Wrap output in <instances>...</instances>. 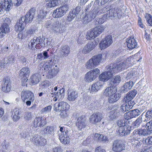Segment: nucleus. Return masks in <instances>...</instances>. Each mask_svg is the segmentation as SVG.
Instances as JSON below:
<instances>
[{
  "mask_svg": "<svg viewBox=\"0 0 152 152\" xmlns=\"http://www.w3.org/2000/svg\"><path fill=\"white\" fill-rule=\"evenodd\" d=\"M29 131V129H24L20 134L22 137L24 138H28L30 136Z\"/></svg>",
  "mask_w": 152,
  "mask_h": 152,
  "instance_id": "09e8293b",
  "label": "nucleus"
},
{
  "mask_svg": "<svg viewBox=\"0 0 152 152\" xmlns=\"http://www.w3.org/2000/svg\"><path fill=\"white\" fill-rule=\"evenodd\" d=\"M41 76L38 73H36L31 75L30 78V80L33 84L38 83L41 79Z\"/></svg>",
  "mask_w": 152,
  "mask_h": 152,
  "instance_id": "473e14b6",
  "label": "nucleus"
},
{
  "mask_svg": "<svg viewBox=\"0 0 152 152\" xmlns=\"http://www.w3.org/2000/svg\"><path fill=\"white\" fill-rule=\"evenodd\" d=\"M134 84L132 81H129L126 83L123 86L122 92L124 93L127 92L132 88Z\"/></svg>",
  "mask_w": 152,
  "mask_h": 152,
  "instance_id": "cd10ccee",
  "label": "nucleus"
},
{
  "mask_svg": "<svg viewBox=\"0 0 152 152\" xmlns=\"http://www.w3.org/2000/svg\"><path fill=\"white\" fill-rule=\"evenodd\" d=\"M145 128L150 132L152 131V120L147 123L145 125Z\"/></svg>",
  "mask_w": 152,
  "mask_h": 152,
  "instance_id": "bf43d9fd",
  "label": "nucleus"
},
{
  "mask_svg": "<svg viewBox=\"0 0 152 152\" xmlns=\"http://www.w3.org/2000/svg\"><path fill=\"white\" fill-rule=\"evenodd\" d=\"M77 14L76 9H73L71 12H70L68 15L66 19L67 21L68 22L71 21L72 20L75 18L76 14Z\"/></svg>",
  "mask_w": 152,
  "mask_h": 152,
  "instance_id": "37998d69",
  "label": "nucleus"
},
{
  "mask_svg": "<svg viewBox=\"0 0 152 152\" xmlns=\"http://www.w3.org/2000/svg\"><path fill=\"white\" fill-rule=\"evenodd\" d=\"M38 17L40 19L44 18L46 16L47 13L46 11H44L42 9L39 10L38 12Z\"/></svg>",
  "mask_w": 152,
  "mask_h": 152,
  "instance_id": "5fc2aeb1",
  "label": "nucleus"
},
{
  "mask_svg": "<svg viewBox=\"0 0 152 152\" xmlns=\"http://www.w3.org/2000/svg\"><path fill=\"white\" fill-rule=\"evenodd\" d=\"M145 18L147 23L151 26H152V15L148 13L145 14Z\"/></svg>",
  "mask_w": 152,
  "mask_h": 152,
  "instance_id": "49530a36",
  "label": "nucleus"
},
{
  "mask_svg": "<svg viewBox=\"0 0 152 152\" xmlns=\"http://www.w3.org/2000/svg\"><path fill=\"white\" fill-rule=\"evenodd\" d=\"M98 5L94 6V7H92L91 11L88 13H86V15L83 18V23L86 24L91 22L94 19L97 15L104 14L102 18L96 20V23L98 24L103 23L107 19L112 18L113 14L112 10H109V8L106 7L100 9L97 7Z\"/></svg>",
  "mask_w": 152,
  "mask_h": 152,
  "instance_id": "f257e3e1",
  "label": "nucleus"
},
{
  "mask_svg": "<svg viewBox=\"0 0 152 152\" xmlns=\"http://www.w3.org/2000/svg\"><path fill=\"white\" fill-rule=\"evenodd\" d=\"M142 142L146 145H152V136L147 138H143Z\"/></svg>",
  "mask_w": 152,
  "mask_h": 152,
  "instance_id": "864d4df0",
  "label": "nucleus"
},
{
  "mask_svg": "<svg viewBox=\"0 0 152 152\" xmlns=\"http://www.w3.org/2000/svg\"><path fill=\"white\" fill-rule=\"evenodd\" d=\"M111 77L112 74H110L108 71L103 72L99 76V81L103 83L107 81Z\"/></svg>",
  "mask_w": 152,
  "mask_h": 152,
  "instance_id": "b1692460",
  "label": "nucleus"
},
{
  "mask_svg": "<svg viewBox=\"0 0 152 152\" xmlns=\"http://www.w3.org/2000/svg\"><path fill=\"white\" fill-rule=\"evenodd\" d=\"M127 46L129 49L136 48L137 45L136 40L134 38H129L126 40Z\"/></svg>",
  "mask_w": 152,
  "mask_h": 152,
  "instance_id": "412c9836",
  "label": "nucleus"
},
{
  "mask_svg": "<svg viewBox=\"0 0 152 152\" xmlns=\"http://www.w3.org/2000/svg\"><path fill=\"white\" fill-rule=\"evenodd\" d=\"M54 110L56 111H62L64 110L69 109V108H66V106L69 107L70 105H54Z\"/></svg>",
  "mask_w": 152,
  "mask_h": 152,
  "instance_id": "c03bdc74",
  "label": "nucleus"
},
{
  "mask_svg": "<svg viewBox=\"0 0 152 152\" xmlns=\"http://www.w3.org/2000/svg\"><path fill=\"white\" fill-rule=\"evenodd\" d=\"M26 23L23 21L21 20L20 18L18 21H17L15 26V30L16 31H21L24 29Z\"/></svg>",
  "mask_w": 152,
  "mask_h": 152,
  "instance_id": "bb28decb",
  "label": "nucleus"
},
{
  "mask_svg": "<svg viewBox=\"0 0 152 152\" xmlns=\"http://www.w3.org/2000/svg\"><path fill=\"white\" fill-rule=\"evenodd\" d=\"M35 11V8H32L30 9L25 16L21 18V20L23 21L26 23L31 22L33 19Z\"/></svg>",
  "mask_w": 152,
  "mask_h": 152,
  "instance_id": "ddd939ff",
  "label": "nucleus"
},
{
  "mask_svg": "<svg viewBox=\"0 0 152 152\" xmlns=\"http://www.w3.org/2000/svg\"><path fill=\"white\" fill-rule=\"evenodd\" d=\"M93 61L91 58L87 61L85 64L86 68L88 69H91L96 67Z\"/></svg>",
  "mask_w": 152,
  "mask_h": 152,
  "instance_id": "ea45409f",
  "label": "nucleus"
},
{
  "mask_svg": "<svg viewBox=\"0 0 152 152\" xmlns=\"http://www.w3.org/2000/svg\"><path fill=\"white\" fill-rule=\"evenodd\" d=\"M70 48L67 45H65L61 47L60 51L61 56L66 57L69 54Z\"/></svg>",
  "mask_w": 152,
  "mask_h": 152,
  "instance_id": "5701e85b",
  "label": "nucleus"
},
{
  "mask_svg": "<svg viewBox=\"0 0 152 152\" xmlns=\"http://www.w3.org/2000/svg\"><path fill=\"white\" fill-rule=\"evenodd\" d=\"M139 131L140 136H147L150 133V132L147 129L141 128L139 129Z\"/></svg>",
  "mask_w": 152,
  "mask_h": 152,
  "instance_id": "8fccbe9b",
  "label": "nucleus"
},
{
  "mask_svg": "<svg viewBox=\"0 0 152 152\" xmlns=\"http://www.w3.org/2000/svg\"><path fill=\"white\" fill-rule=\"evenodd\" d=\"M11 22V20L9 18H6L4 20V23L2 24L7 25L8 26H9V25L10 24Z\"/></svg>",
  "mask_w": 152,
  "mask_h": 152,
  "instance_id": "69168bd1",
  "label": "nucleus"
},
{
  "mask_svg": "<svg viewBox=\"0 0 152 152\" xmlns=\"http://www.w3.org/2000/svg\"><path fill=\"white\" fill-rule=\"evenodd\" d=\"M11 0H4V3L2 5L4 7L7 11H9L12 6V3Z\"/></svg>",
  "mask_w": 152,
  "mask_h": 152,
  "instance_id": "a19ab883",
  "label": "nucleus"
},
{
  "mask_svg": "<svg viewBox=\"0 0 152 152\" xmlns=\"http://www.w3.org/2000/svg\"><path fill=\"white\" fill-rule=\"evenodd\" d=\"M33 143L37 146H44L46 144V140L42 136L35 135L32 139Z\"/></svg>",
  "mask_w": 152,
  "mask_h": 152,
  "instance_id": "9b49d317",
  "label": "nucleus"
},
{
  "mask_svg": "<svg viewBox=\"0 0 152 152\" xmlns=\"http://www.w3.org/2000/svg\"><path fill=\"white\" fill-rule=\"evenodd\" d=\"M119 99V95L115 93L109 97V102L110 103L113 104L117 101Z\"/></svg>",
  "mask_w": 152,
  "mask_h": 152,
  "instance_id": "79ce46f5",
  "label": "nucleus"
},
{
  "mask_svg": "<svg viewBox=\"0 0 152 152\" xmlns=\"http://www.w3.org/2000/svg\"><path fill=\"white\" fill-rule=\"evenodd\" d=\"M44 69L47 73V76L49 77L52 78L57 74L59 72V68L57 65L45 66Z\"/></svg>",
  "mask_w": 152,
  "mask_h": 152,
  "instance_id": "0eeeda50",
  "label": "nucleus"
},
{
  "mask_svg": "<svg viewBox=\"0 0 152 152\" xmlns=\"http://www.w3.org/2000/svg\"><path fill=\"white\" fill-rule=\"evenodd\" d=\"M109 10H112L113 14V17L112 18H110V19H113L114 17L120 19L123 15V13L121 12L116 8L109 9Z\"/></svg>",
  "mask_w": 152,
  "mask_h": 152,
  "instance_id": "c756f323",
  "label": "nucleus"
},
{
  "mask_svg": "<svg viewBox=\"0 0 152 152\" xmlns=\"http://www.w3.org/2000/svg\"><path fill=\"white\" fill-rule=\"evenodd\" d=\"M86 38L88 39H93L97 36L93 31V29L91 31H88L87 33Z\"/></svg>",
  "mask_w": 152,
  "mask_h": 152,
  "instance_id": "de8ad7c7",
  "label": "nucleus"
},
{
  "mask_svg": "<svg viewBox=\"0 0 152 152\" xmlns=\"http://www.w3.org/2000/svg\"><path fill=\"white\" fill-rule=\"evenodd\" d=\"M116 92L115 88L112 87H110L106 88L104 91L103 94L106 96H110L113 94H115Z\"/></svg>",
  "mask_w": 152,
  "mask_h": 152,
  "instance_id": "7c9ffc66",
  "label": "nucleus"
},
{
  "mask_svg": "<svg viewBox=\"0 0 152 152\" xmlns=\"http://www.w3.org/2000/svg\"><path fill=\"white\" fill-rule=\"evenodd\" d=\"M36 40L35 38L33 39H32L30 42H29L28 44V46L29 47V48L32 49V47H33L35 46V44H36Z\"/></svg>",
  "mask_w": 152,
  "mask_h": 152,
  "instance_id": "680f3d73",
  "label": "nucleus"
},
{
  "mask_svg": "<svg viewBox=\"0 0 152 152\" xmlns=\"http://www.w3.org/2000/svg\"><path fill=\"white\" fill-rule=\"evenodd\" d=\"M145 121H147L150 120L152 118V109L148 111L145 115Z\"/></svg>",
  "mask_w": 152,
  "mask_h": 152,
  "instance_id": "13d9d810",
  "label": "nucleus"
},
{
  "mask_svg": "<svg viewBox=\"0 0 152 152\" xmlns=\"http://www.w3.org/2000/svg\"><path fill=\"white\" fill-rule=\"evenodd\" d=\"M121 80V78L119 76H116L110 81L109 83L110 86H116L120 83Z\"/></svg>",
  "mask_w": 152,
  "mask_h": 152,
  "instance_id": "72a5a7b5",
  "label": "nucleus"
},
{
  "mask_svg": "<svg viewBox=\"0 0 152 152\" xmlns=\"http://www.w3.org/2000/svg\"><path fill=\"white\" fill-rule=\"evenodd\" d=\"M109 0H96L95 2L92 7H94V6L95 7L96 5H98L97 7H98L99 6V4L101 5H103L108 2Z\"/></svg>",
  "mask_w": 152,
  "mask_h": 152,
  "instance_id": "603ef678",
  "label": "nucleus"
},
{
  "mask_svg": "<svg viewBox=\"0 0 152 152\" xmlns=\"http://www.w3.org/2000/svg\"><path fill=\"white\" fill-rule=\"evenodd\" d=\"M100 72V70L97 68L90 70L85 75L84 79L87 82H91L96 78L97 75Z\"/></svg>",
  "mask_w": 152,
  "mask_h": 152,
  "instance_id": "6e6552de",
  "label": "nucleus"
},
{
  "mask_svg": "<svg viewBox=\"0 0 152 152\" xmlns=\"http://www.w3.org/2000/svg\"><path fill=\"white\" fill-rule=\"evenodd\" d=\"M78 97L77 93V91H72L68 93V99L70 101H74Z\"/></svg>",
  "mask_w": 152,
  "mask_h": 152,
  "instance_id": "58836bf2",
  "label": "nucleus"
},
{
  "mask_svg": "<svg viewBox=\"0 0 152 152\" xmlns=\"http://www.w3.org/2000/svg\"><path fill=\"white\" fill-rule=\"evenodd\" d=\"M144 113L138 117L133 122H132L131 124H132V126L134 128H137L140 126L142 121V116L143 115Z\"/></svg>",
  "mask_w": 152,
  "mask_h": 152,
  "instance_id": "4c0bfd02",
  "label": "nucleus"
},
{
  "mask_svg": "<svg viewBox=\"0 0 152 152\" xmlns=\"http://www.w3.org/2000/svg\"><path fill=\"white\" fill-rule=\"evenodd\" d=\"M108 71L110 74H112V76L114 74L119 72L118 67V65L116 64H111L108 68Z\"/></svg>",
  "mask_w": 152,
  "mask_h": 152,
  "instance_id": "a878e982",
  "label": "nucleus"
},
{
  "mask_svg": "<svg viewBox=\"0 0 152 152\" xmlns=\"http://www.w3.org/2000/svg\"><path fill=\"white\" fill-rule=\"evenodd\" d=\"M76 126L80 130L86 127V124L84 116H82L77 118L76 122Z\"/></svg>",
  "mask_w": 152,
  "mask_h": 152,
  "instance_id": "6ab92c4d",
  "label": "nucleus"
},
{
  "mask_svg": "<svg viewBox=\"0 0 152 152\" xmlns=\"http://www.w3.org/2000/svg\"><path fill=\"white\" fill-rule=\"evenodd\" d=\"M130 59L127 58L126 60L120 63L118 65V67L119 71L121 70H122L124 69L127 68L129 66H130Z\"/></svg>",
  "mask_w": 152,
  "mask_h": 152,
  "instance_id": "c85d7f7f",
  "label": "nucleus"
},
{
  "mask_svg": "<svg viewBox=\"0 0 152 152\" xmlns=\"http://www.w3.org/2000/svg\"><path fill=\"white\" fill-rule=\"evenodd\" d=\"M96 45L95 42H92L91 41H89L83 48L82 51V53L85 54L88 53L95 48Z\"/></svg>",
  "mask_w": 152,
  "mask_h": 152,
  "instance_id": "a211bd4d",
  "label": "nucleus"
},
{
  "mask_svg": "<svg viewBox=\"0 0 152 152\" xmlns=\"http://www.w3.org/2000/svg\"><path fill=\"white\" fill-rule=\"evenodd\" d=\"M49 57L48 53L46 51H45L43 53L38 54L37 58L41 60L47 59Z\"/></svg>",
  "mask_w": 152,
  "mask_h": 152,
  "instance_id": "a18cd8bd",
  "label": "nucleus"
},
{
  "mask_svg": "<svg viewBox=\"0 0 152 152\" xmlns=\"http://www.w3.org/2000/svg\"><path fill=\"white\" fill-rule=\"evenodd\" d=\"M10 31L9 26L2 24L0 28V38H2Z\"/></svg>",
  "mask_w": 152,
  "mask_h": 152,
  "instance_id": "4be33fe9",
  "label": "nucleus"
},
{
  "mask_svg": "<svg viewBox=\"0 0 152 152\" xmlns=\"http://www.w3.org/2000/svg\"><path fill=\"white\" fill-rule=\"evenodd\" d=\"M58 1L57 0H52V1L48 3L46 5L49 8L54 7L58 4Z\"/></svg>",
  "mask_w": 152,
  "mask_h": 152,
  "instance_id": "3c124183",
  "label": "nucleus"
},
{
  "mask_svg": "<svg viewBox=\"0 0 152 152\" xmlns=\"http://www.w3.org/2000/svg\"><path fill=\"white\" fill-rule=\"evenodd\" d=\"M102 118V114L101 113L99 112L94 113L90 117V122L92 124H96L100 122Z\"/></svg>",
  "mask_w": 152,
  "mask_h": 152,
  "instance_id": "4468645a",
  "label": "nucleus"
},
{
  "mask_svg": "<svg viewBox=\"0 0 152 152\" xmlns=\"http://www.w3.org/2000/svg\"><path fill=\"white\" fill-rule=\"evenodd\" d=\"M55 126H47L44 129V132L46 135L50 137L54 134Z\"/></svg>",
  "mask_w": 152,
  "mask_h": 152,
  "instance_id": "393cba45",
  "label": "nucleus"
},
{
  "mask_svg": "<svg viewBox=\"0 0 152 152\" xmlns=\"http://www.w3.org/2000/svg\"><path fill=\"white\" fill-rule=\"evenodd\" d=\"M26 32H23L18 34V37L21 39H23L27 36V34H25Z\"/></svg>",
  "mask_w": 152,
  "mask_h": 152,
  "instance_id": "774afa93",
  "label": "nucleus"
},
{
  "mask_svg": "<svg viewBox=\"0 0 152 152\" xmlns=\"http://www.w3.org/2000/svg\"><path fill=\"white\" fill-rule=\"evenodd\" d=\"M28 79H27L26 77H22V83L23 86H27V81Z\"/></svg>",
  "mask_w": 152,
  "mask_h": 152,
  "instance_id": "0e129e2a",
  "label": "nucleus"
},
{
  "mask_svg": "<svg viewBox=\"0 0 152 152\" xmlns=\"http://www.w3.org/2000/svg\"><path fill=\"white\" fill-rule=\"evenodd\" d=\"M137 93V91L134 89L129 92L127 94L126 97L123 99V102L126 104H135L136 103L134 101L132 100L135 96Z\"/></svg>",
  "mask_w": 152,
  "mask_h": 152,
  "instance_id": "1a4fd4ad",
  "label": "nucleus"
},
{
  "mask_svg": "<svg viewBox=\"0 0 152 152\" xmlns=\"http://www.w3.org/2000/svg\"><path fill=\"white\" fill-rule=\"evenodd\" d=\"M125 142L123 140H117L113 142L112 150L115 152H122L125 150Z\"/></svg>",
  "mask_w": 152,
  "mask_h": 152,
  "instance_id": "423d86ee",
  "label": "nucleus"
},
{
  "mask_svg": "<svg viewBox=\"0 0 152 152\" xmlns=\"http://www.w3.org/2000/svg\"><path fill=\"white\" fill-rule=\"evenodd\" d=\"M102 54H99L95 55L91 58L96 66L99 64L102 60Z\"/></svg>",
  "mask_w": 152,
  "mask_h": 152,
  "instance_id": "f704fd0d",
  "label": "nucleus"
},
{
  "mask_svg": "<svg viewBox=\"0 0 152 152\" xmlns=\"http://www.w3.org/2000/svg\"><path fill=\"white\" fill-rule=\"evenodd\" d=\"M5 59L8 65L10 64H13L15 61L14 57L12 56H9L7 58Z\"/></svg>",
  "mask_w": 152,
  "mask_h": 152,
  "instance_id": "6e6d98bb",
  "label": "nucleus"
},
{
  "mask_svg": "<svg viewBox=\"0 0 152 152\" xmlns=\"http://www.w3.org/2000/svg\"><path fill=\"white\" fill-rule=\"evenodd\" d=\"M119 127L117 132L120 136H124L129 134L131 132V123L129 121H126L123 119L118 120L117 122Z\"/></svg>",
  "mask_w": 152,
  "mask_h": 152,
  "instance_id": "f03ea898",
  "label": "nucleus"
},
{
  "mask_svg": "<svg viewBox=\"0 0 152 152\" xmlns=\"http://www.w3.org/2000/svg\"><path fill=\"white\" fill-rule=\"evenodd\" d=\"M3 81L4 82V84L2 86V90L5 92H7L10 91L11 90V83L10 78L7 77L4 78Z\"/></svg>",
  "mask_w": 152,
  "mask_h": 152,
  "instance_id": "f3484780",
  "label": "nucleus"
},
{
  "mask_svg": "<svg viewBox=\"0 0 152 152\" xmlns=\"http://www.w3.org/2000/svg\"><path fill=\"white\" fill-rule=\"evenodd\" d=\"M8 65L6 60L4 58V60H2L1 61L0 66L1 68H4L7 67Z\"/></svg>",
  "mask_w": 152,
  "mask_h": 152,
  "instance_id": "e2e57ef3",
  "label": "nucleus"
},
{
  "mask_svg": "<svg viewBox=\"0 0 152 152\" xmlns=\"http://www.w3.org/2000/svg\"><path fill=\"white\" fill-rule=\"evenodd\" d=\"M120 115V114L117 110H114L110 112L109 117L110 120H113L117 118Z\"/></svg>",
  "mask_w": 152,
  "mask_h": 152,
  "instance_id": "e433bc0d",
  "label": "nucleus"
},
{
  "mask_svg": "<svg viewBox=\"0 0 152 152\" xmlns=\"http://www.w3.org/2000/svg\"><path fill=\"white\" fill-rule=\"evenodd\" d=\"M52 107L50 105L42 109L41 110V112L42 113H46L50 111Z\"/></svg>",
  "mask_w": 152,
  "mask_h": 152,
  "instance_id": "338daca9",
  "label": "nucleus"
},
{
  "mask_svg": "<svg viewBox=\"0 0 152 152\" xmlns=\"http://www.w3.org/2000/svg\"><path fill=\"white\" fill-rule=\"evenodd\" d=\"M61 24L59 21L51 20L46 22L45 26L50 32L58 33L61 32Z\"/></svg>",
  "mask_w": 152,
  "mask_h": 152,
  "instance_id": "7ed1b4c3",
  "label": "nucleus"
},
{
  "mask_svg": "<svg viewBox=\"0 0 152 152\" xmlns=\"http://www.w3.org/2000/svg\"><path fill=\"white\" fill-rule=\"evenodd\" d=\"M103 84V82L99 81L93 83L91 86L92 91L97 92L99 90L102 88Z\"/></svg>",
  "mask_w": 152,
  "mask_h": 152,
  "instance_id": "2f4dec72",
  "label": "nucleus"
},
{
  "mask_svg": "<svg viewBox=\"0 0 152 152\" xmlns=\"http://www.w3.org/2000/svg\"><path fill=\"white\" fill-rule=\"evenodd\" d=\"M68 9L69 7L67 4H63L54 10L53 16L55 18H60L66 14Z\"/></svg>",
  "mask_w": 152,
  "mask_h": 152,
  "instance_id": "39448f33",
  "label": "nucleus"
},
{
  "mask_svg": "<svg viewBox=\"0 0 152 152\" xmlns=\"http://www.w3.org/2000/svg\"><path fill=\"white\" fill-rule=\"evenodd\" d=\"M47 123L46 118L42 119V117L36 118L34 122V126L35 127H43Z\"/></svg>",
  "mask_w": 152,
  "mask_h": 152,
  "instance_id": "dca6fc26",
  "label": "nucleus"
},
{
  "mask_svg": "<svg viewBox=\"0 0 152 152\" xmlns=\"http://www.w3.org/2000/svg\"><path fill=\"white\" fill-rule=\"evenodd\" d=\"M53 94V95L52 96H54L53 99L54 101H56L57 99L60 100L62 99V97L61 96L60 93H59L58 91L57 92H55Z\"/></svg>",
  "mask_w": 152,
  "mask_h": 152,
  "instance_id": "4d7b16f0",
  "label": "nucleus"
},
{
  "mask_svg": "<svg viewBox=\"0 0 152 152\" xmlns=\"http://www.w3.org/2000/svg\"><path fill=\"white\" fill-rule=\"evenodd\" d=\"M69 131L66 129L65 132V134H58L59 139L60 141L63 144H66L69 142L70 138L68 135Z\"/></svg>",
  "mask_w": 152,
  "mask_h": 152,
  "instance_id": "aec40b11",
  "label": "nucleus"
},
{
  "mask_svg": "<svg viewBox=\"0 0 152 152\" xmlns=\"http://www.w3.org/2000/svg\"><path fill=\"white\" fill-rule=\"evenodd\" d=\"M30 73L29 69L27 67H24L22 68L20 71L19 75L21 77H26L28 76Z\"/></svg>",
  "mask_w": 152,
  "mask_h": 152,
  "instance_id": "c9c22d12",
  "label": "nucleus"
},
{
  "mask_svg": "<svg viewBox=\"0 0 152 152\" xmlns=\"http://www.w3.org/2000/svg\"><path fill=\"white\" fill-rule=\"evenodd\" d=\"M112 38V36L109 35L106 36L103 39L99 44V47L101 50L105 49L112 43L113 40Z\"/></svg>",
  "mask_w": 152,
  "mask_h": 152,
  "instance_id": "f8f14e48",
  "label": "nucleus"
},
{
  "mask_svg": "<svg viewBox=\"0 0 152 152\" xmlns=\"http://www.w3.org/2000/svg\"><path fill=\"white\" fill-rule=\"evenodd\" d=\"M12 118L14 121L16 122L18 121L21 116V109L18 108H15L12 111Z\"/></svg>",
  "mask_w": 152,
  "mask_h": 152,
  "instance_id": "2eb2a0df",
  "label": "nucleus"
},
{
  "mask_svg": "<svg viewBox=\"0 0 152 152\" xmlns=\"http://www.w3.org/2000/svg\"><path fill=\"white\" fill-rule=\"evenodd\" d=\"M140 114V111L136 109L126 113L124 115V118L122 119L126 121H129L130 123H132V121L131 119L137 116Z\"/></svg>",
  "mask_w": 152,
  "mask_h": 152,
  "instance_id": "9d476101",
  "label": "nucleus"
},
{
  "mask_svg": "<svg viewBox=\"0 0 152 152\" xmlns=\"http://www.w3.org/2000/svg\"><path fill=\"white\" fill-rule=\"evenodd\" d=\"M21 98L23 102L21 104H31V102L34 100V97L33 94L30 91L26 90L23 91L21 94Z\"/></svg>",
  "mask_w": 152,
  "mask_h": 152,
  "instance_id": "20e7f679",
  "label": "nucleus"
},
{
  "mask_svg": "<svg viewBox=\"0 0 152 152\" xmlns=\"http://www.w3.org/2000/svg\"><path fill=\"white\" fill-rule=\"evenodd\" d=\"M108 140L106 136L101 134L100 138L99 139V141H102L103 143H106L108 142Z\"/></svg>",
  "mask_w": 152,
  "mask_h": 152,
  "instance_id": "052dcab7",
  "label": "nucleus"
}]
</instances>
